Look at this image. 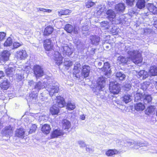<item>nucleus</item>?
Listing matches in <instances>:
<instances>
[{
    "label": "nucleus",
    "mask_w": 157,
    "mask_h": 157,
    "mask_svg": "<svg viewBox=\"0 0 157 157\" xmlns=\"http://www.w3.org/2000/svg\"><path fill=\"white\" fill-rule=\"evenodd\" d=\"M150 84L151 82H145L142 83L141 85V88L143 90H145L147 89Z\"/></svg>",
    "instance_id": "obj_43"
},
{
    "label": "nucleus",
    "mask_w": 157,
    "mask_h": 157,
    "mask_svg": "<svg viewBox=\"0 0 157 157\" xmlns=\"http://www.w3.org/2000/svg\"><path fill=\"white\" fill-rule=\"evenodd\" d=\"M143 94L142 93L138 90L137 91L136 93L134 95L135 101H138L140 100L142 98H143Z\"/></svg>",
    "instance_id": "obj_37"
},
{
    "label": "nucleus",
    "mask_w": 157,
    "mask_h": 157,
    "mask_svg": "<svg viewBox=\"0 0 157 157\" xmlns=\"http://www.w3.org/2000/svg\"><path fill=\"white\" fill-rule=\"evenodd\" d=\"M100 39V37L95 35L90 36V37L91 44L95 45H98Z\"/></svg>",
    "instance_id": "obj_16"
},
{
    "label": "nucleus",
    "mask_w": 157,
    "mask_h": 157,
    "mask_svg": "<svg viewBox=\"0 0 157 157\" xmlns=\"http://www.w3.org/2000/svg\"><path fill=\"white\" fill-rule=\"evenodd\" d=\"M135 109L138 111H141L144 110L145 106L144 104L140 102L136 103L135 105Z\"/></svg>",
    "instance_id": "obj_28"
},
{
    "label": "nucleus",
    "mask_w": 157,
    "mask_h": 157,
    "mask_svg": "<svg viewBox=\"0 0 157 157\" xmlns=\"http://www.w3.org/2000/svg\"><path fill=\"white\" fill-rule=\"evenodd\" d=\"M14 130V127L11 125H9L6 126L2 131V136H11Z\"/></svg>",
    "instance_id": "obj_7"
},
{
    "label": "nucleus",
    "mask_w": 157,
    "mask_h": 157,
    "mask_svg": "<svg viewBox=\"0 0 157 157\" xmlns=\"http://www.w3.org/2000/svg\"><path fill=\"white\" fill-rule=\"evenodd\" d=\"M116 78L121 81H123L125 79V75L123 72H118L116 75Z\"/></svg>",
    "instance_id": "obj_36"
},
{
    "label": "nucleus",
    "mask_w": 157,
    "mask_h": 157,
    "mask_svg": "<svg viewBox=\"0 0 157 157\" xmlns=\"http://www.w3.org/2000/svg\"><path fill=\"white\" fill-rule=\"evenodd\" d=\"M15 69L14 67H9L6 70V73L7 75L11 76L15 72Z\"/></svg>",
    "instance_id": "obj_42"
},
{
    "label": "nucleus",
    "mask_w": 157,
    "mask_h": 157,
    "mask_svg": "<svg viewBox=\"0 0 157 157\" xmlns=\"http://www.w3.org/2000/svg\"><path fill=\"white\" fill-rule=\"evenodd\" d=\"M124 89L126 91L129 90L131 87V85L130 84H125L123 86Z\"/></svg>",
    "instance_id": "obj_54"
},
{
    "label": "nucleus",
    "mask_w": 157,
    "mask_h": 157,
    "mask_svg": "<svg viewBox=\"0 0 157 157\" xmlns=\"http://www.w3.org/2000/svg\"><path fill=\"white\" fill-rule=\"evenodd\" d=\"M34 84V82L33 80H29L28 82V85L30 86H33Z\"/></svg>",
    "instance_id": "obj_61"
},
{
    "label": "nucleus",
    "mask_w": 157,
    "mask_h": 157,
    "mask_svg": "<svg viewBox=\"0 0 157 157\" xmlns=\"http://www.w3.org/2000/svg\"><path fill=\"white\" fill-rule=\"evenodd\" d=\"M115 103H116L117 105V107H118L119 108H121V106H122V105H121V102L120 101H117L115 102Z\"/></svg>",
    "instance_id": "obj_60"
},
{
    "label": "nucleus",
    "mask_w": 157,
    "mask_h": 157,
    "mask_svg": "<svg viewBox=\"0 0 157 157\" xmlns=\"http://www.w3.org/2000/svg\"><path fill=\"white\" fill-rule=\"evenodd\" d=\"M37 128V126L35 124H33L32 125V126L31 127L30 130L29 132V133H32L35 131L36 128Z\"/></svg>",
    "instance_id": "obj_55"
},
{
    "label": "nucleus",
    "mask_w": 157,
    "mask_h": 157,
    "mask_svg": "<svg viewBox=\"0 0 157 157\" xmlns=\"http://www.w3.org/2000/svg\"><path fill=\"white\" fill-rule=\"evenodd\" d=\"M48 83L47 82L44 81V82L39 81L38 82L35 83L34 85V89L35 92H38L39 90L41 89H43L44 88H46V85Z\"/></svg>",
    "instance_id": "obj_11"
},
{
    "label": "nucleus",
    "mask_w": 157,
    "mask_h": 157,
    "mask_svg": "<svg viewBox=\"0 0 157 157\" xmlns=\"http://www.w3.org/2000/svg\"><path fill=\"white\" fill-rule=\"evenodd\" d=\"M89 29V27L86 25L85 26H83L82 27V30L83 31H86Z\"/></svg>",
    "instance_id": "obj_63"
},
{
    "label": "nucleus",
    "mask_w": 157,
    "mask_h": 157,
    "mask_svg": "<svg viewBox=\"0 0 157 157\" xmlns=\"http://www.w3.org/2000/svg\"><path fill=\"white\" fill-rule=\"evenodd\" d=\"M17 56L20 59H24L27 56L25 50H22L17 52Z\"/></svg>",
    "instance_id": "obj_22"
},
{
    "label": "nucleus",
    "mask_w": 157,
    "mask_h": 157,
    "mask_svg": "<svg viewBox=\"0 0 157 157\" xmlns=\"http://www.w3.org/2000/svg\"><path fill=\"white\" fill-rule=\"evenodd\" d=\"M149 73L150 75L151 76L157 75V67L155 66L151 67L149 71Z\"/></svg>",
    "instance_id": "obj_35"
},
{
    "label": "nucleus",
    "mask_w": 157,
    "mask_h": 157,
    "mask_svg": "<svg viewBox=\"0 0 157 157\" xmlns=\"http://www.w3.org/2000/svg\"><path fill=\"white\" fill-rule=\"evenodd\" d=\"M34 74L36 78L42 76L44 75L43 69L40 66H34L33 69Z\"/></svg>",
    "instance_id": "obj_8"
},
{
    "label": "nucleus",
    "mask_w": 157,
    "mask_h": 157,
    "mask_svg": "<svg viewBox=\"0 0 157 157\" xmlns=\"http://www.w3.org/2000/svg\"><path fill=\"white\" fill-rule=\"evenodd\" d=\"M154 106L151 105L148 107L146 111V113L147 115H149L150 114L153 113L154 111Z\"/></svg>",
    "instance_id": "obj_46"
},
{
    "label": "nucleus",
    "mask_w": 157,
    "mask_h": 157,
    "mask_svg": "<svg viewBox=\"0 0 157 157\" xmlns=\"http://www.w3.org/2000/svg\"><path fill=\"white\" fill-rule=\"evenodd\" d=\"M109 88L110 92L113 94H118L121 90L119 84L116 81L110 82Z\"/></svg>",
    "instance_id": "obj_3"
},
{
    "label": "nucleus",
    "mask_w": 157,
    "mask_h": 157,
    "mask_svg": "<svg viewBox=\"0 0 157 157\" xmlns=\"http://www.w3.org/2000/svg\"><path fill=\"white\" fill-rule=\"evenodd\" d=\"M6 33L4 32H0V41L2 40L5 37Z\"/></svg>",
    "instance_id": "obj_57"
},
{
    "label": "nucleus",
    "mask_w": 157,
    "mask_h": 157,
    "mask_svg": "<svg viewBox=\"0 0 157 157\" xmlns=\"http://www.w3.org/2000/svg\"><path fill=\"white\" fill-rule=\"evenodd\" d=\"M105 79L103 77H99L97 80V88L99 90H102L105 86Z\"/></svg>",
    "instance_id": "obj_14"
},
{
    "label": "nucleus",
    "mask_w": 157,
    "mask_h": 157,
    "mask_svg": "<svg viewBox=\"0 0 157 157\" xmlns=\"http://www.w3.org/2000/svg\"><path fill=\"white\" fill-rule=\"evenodd\" d=\"M64 134L62 130L57 129L54 130L51 134V137L52 138H57L63 136Z\"/></svg>",
    "instance_id": "obj_13"
},
{
    "label": "nucleus",
    "mask_w": 157,
    "mask_h": 157,
    "mask_svg": "<svg viewBox=\"0 0 157 157\" xmlns=\"http://www.w3.org/2000/svg\"><path fill=\"white\" fill-rule=\"evenodd\" d=\"M64 29L68 33L71 34L73 32V27L72 25L68 24L65 25L64 27Z\"/></svg>",
    "instance_id": "obj_40"
},
{
    "label": "nucleus",
    "mask_w": 157,
    "mask_h": 157,
    "mask_svg": "<svg viewBox=\"0 0 157 157\" xmlns=\"http://www.w3.org/2000/svg\"><path fill=\"white\" fill-rule=\"evenodd\" d=\"M59 51L63 52L64 56L71 55L73 52V49L70 48L67 45L62 46L59 49Z\"/></svg>",
    "instance_id": "obj_9"
},
{
    "label": "nucleus",
    "mask_w": 157,
    "mask_h": 157,
    "mask_svg": "<svg viewBox=\"0 0 157 157\" xmlns=\"http://www.w3.org/2000/svg\"><path fill=\"white\" fill-rule=\"evenodd\" d=\"M46 85L47 90L49 92L51 96H52L54 94L58 93L59 90L58 86L48 83Z\"/></svg>",
    "instance_id": "obj_5"
},
{
    "label": "nucleus",
    "mask_w": 157,
    "mask_h": 157,
    "mask_svg": "<svg viewBox=\"0 0 157 157\" xmlns=\"http://www.w3.org/2000/svg\"><path fill=\"white\" fill-rule=\"evenodd\" d=\"M125 146H126L130 147L131 146V147H133L135 149L138 148V146L140 147H147L148 146V144L147 143L145 142L143 143V142H139L137 143H135L134 141L133 140H131L130 141H127L124 144Z\"/></svg>",
    "instance_id": "obj_4"
},
{
    "label": "nucleus",
    "mask_w": 157,
    "mask_h": 157,
    "mask_svg": "<svg viewBox=\"0 0 157 157\" xmlns=\"http://www.w3.org/2000/svg\"><path fill=\"white\" fill-rule=\"evenodd\" d=\"M13 40L10 37H9L6 40L4 43V46H10L12 45Z\"/></svg>",
    "instance_id": "obj_45"
},
{
    "label": "nucleus",
    "mask_w": 157,
    "mask_h": 157,
    "mask_svg": "<svg viewBox=\"0 0 157 157\" xmlns=\"http://www.w3.org/2000/svg\"><path fill=\"white\" fill-rule=\"evenodd\" d=\"M37 10L38 11H42L44 12H45L48 13H51L52 12V10H51L45 9L41 8H38L37 9Z\"/></svg>",
    "instance_id": "obj_52"
},
{
    "label": "nucleus",
    "mask_w": 157,
    "mask_h": 157,
    "mask_svg": "<svg viewBox=\"0 0 157 157\" xmlns=\"http://www.w3.org/2000/svg\"><path fill=\"white\" fill-rule=\"evenodd\" d=\"M51 128L49 125L48 124H45L42 126L41 128V131L43 133L46 134H48L50 131Z\"/></svg>",
    "instance_id": "obj_34"
},
{
    "label": "nucleus",
    "mask_w": 157,
    "mask_h": 157,
    "mask_svg": "<svg viewBox=\"0 0 157 157\" xmlns=\"http://www.w3.org/2000/svg\"><path fill=\"white\" fill-rule=\"evenodd\" d=\"M104 66L102 68H101L102 71L105 72L106 75L110 74L111 72L110 66L108 62L103 63Z\"/></svg>",
    "instance_id": "obj_25"
},
{
    "label": "nucleus",
    "mask_w": 157,
    "mask_h": 157,
    "mask_svg": "<svg viewBox=\"0 0 157 157\" xmlns=\"http://www.w3.org/2000/svg\"><path fill=\"white\" fill-rule=\"evenodd\" d=\"M97 10H101V12L103 11V9H102V7L101 5H99L97 8Z\"/></svg>",
    "instance_id": "obj_64"
},
{
    "label": "nucleus",
    "mask_w": 157,
    "mask_h": 157,
    "mask_svg": "<svg viewBox=\"0 0 157 157\" xmlns=\"http://www.w3.org/2000/svg\"><path fill=\"white\" fill-rule=\"evenodd\" d=\"M43 45L45 49L47 51L46 53L48 56H51L54 52L52 49L53 45L51 44V41L50 39H46L44 40Z\"/></svg>",
    "instance_id": "obj_2"
},
{
    "label": "nucleus",
    "mask_w": 157,
    "mask_h": 157,
    "mask_svg": "<svg viewBox=\"0 0 157 157\" xmlns=\"http://www.w3.org/2000/svg\"><path fill=\"white\" fill-rule=\"evenodd\" d=\"M24 71L21 69H17L16 70V78L18 81H20L24 78L23 75Z\"/></svg>",
    "instance_id": "obj_23"
},
{
    "label": "nucleus",
    "mask_w": 157,
    "mask_h": 157,
    "mask_svg": "<svg viewBox=\"0 0 157 157\" xmlns=\"http://www.w3.org/2000/svg\"><path fill=\"white\" fill-rule=\"evenodd\" d=\"M78 28L77 27H74L73 28V31L74 33L75 34H77L78 33Z\"/></svg>",
    "instance_id": "obj_59"
},
{
    "label": "nucleus",
    "mask_w": 157,
    "mask_h": 157,
    "mask_svg": "<svg viewBox=\"0 0 157 157\" xmlns=\"http://www.w3.org/2000/svg\"><path fill=\"white\" fill-rule=\"evenodd\" d=\"M95 4V3L92 2L91 0H88L86 3V6L88 8H90Z\"/></svg>",
    "instance_id": "obj_51"
},
{
    "label": "nucleus",
    "mask_w": 157,
    "mask_h": 157,
    "mask_svg": "<svg viewBox=\"0 0 157 157\" xmlns=\"http://www.w3.org/2000/svg\"><path fill=\"white\" fill-rule=\"evenodd\" d=\"M50 111L52 115H56L58 114L59 110L56 105L54 104L50 108Z\"/></svg>",
    "instance_id": "obj_27"
},
{
    "label": "nucleus",
    "mask_w": 157,
    "mask_h": 157,
    "mask_svg": "<svg viewBox=\"0 0 157 157\" xmlns=\"http://www.w3.org/2000/svg\"><path fill=\"white\" fill-rule=\"evenodd\" d=\"M128 59L125 57L122 56L118 57L117 58V61L120 64V63H125L127 62Z\"/></svg>",
    "instance_id": "obj_44"
},
{
    "label": "nucleus",
    "mask_w": 157,
    "mask_h": 157,
    "mask_svg": "<svg viewBox=\"0 0 157 157\" xmlns=\"http://www.w3.org/2000/svg\"><path fill=\"white\" fill-rule=\"evenodd\" d=\"M132 97L130 94H126L124 95L123 98V101L125 103H127L130 101L132 100Z\"/></svg>",
    "instance_id": "obj_38"
},
{
    "label": "nucleus",
    "mask_w": 157,
    "mask_h": 157,
    "mask_svg": "<svg viewBox=\"0 0 157 157\" xmlns=\"http://www.w3.org/2000/svg\"><path fill=\"white\" fill-rule=\"evenodd\" d=\"M90 70V67L88 65L85 64L82 66L81 72L82 76L85 78L89 76Z\"/></svg>",
    "instance_id": "obj_10"
},
{
    "label": "nucleus",
    "mask_w": 157,
    "mask_h": 157,
    "mask_svg": "<svg viewBox=\"0 0 157 157\" xmlns=\"http://www.w3.org/2000/svg\"><path fill=\"white\" fill-rule=\"evenodd\" d=\"M78 144L81 147H84L86 146L84 142L82 141H79L78 142Z\"/></svg>",
    "instance_id": "obj_58"
},
{
    "label": "nucleus",
    "mask_w": 157,
    "mask_h": 157,
    "mask_svg": "<svg viewBox=\"0 0 157 157\" xmlns=\"http://www.w3.org/2000/svg\"><path fill=\"white\" fill-rule=\"evenodd\" d=\"M25 131L22 128L17 129L15 131V136L19 138H23L24 136Z\"/></svg>",
    "instance_id": "obj_24"
},
{
    "label": "nucleus",
    "mask_w": 157,
    "mask_h": 157,
    "mask_svg": "<svg viewBox=\"0 0 157 157\" xmlns=\"http://www.w3.org/2000/svg\"><path fill=\"white\" fill-rule=\"evenodd\" d=\"M127 5L130 6H132L135 3V0H126Z\"/></svg>",
    "instance_id": "obj_53"
},
{
    "label": "nucleus",
    "mask_w": 157,
    "mask_h": 157,
    "mask_svg": "<svg viewBox=\"0 0 157 157\" xmlns=\"http://www.w3.org/2000/svg\"><path fill=\"white\" fill-rule=\"evenodd\" d=\"M10 83L7 79L3 80L0 84L1 88L3 90H6L10 87Z\"/></svg>",
    "instance_id": "obj_19"
},
{
    "label": "nucleus",
    "mask_w": 157,
    "mask_h": 157,
    "mask_svg": "<svg viewBox=\"0 0 157 157\" xmlns=\"http://www.w3.org/2000/svg\"><path fill=\"white\" fill-rule=\"evenodd\" d=\"M51 56H49L51 58L54 59L57 65L59 66L63 62V57L60 53L58 52H55L54 51V52L52 54Z\"/></svg>",
    "instance_id": "obj_6"
},
{
    "label": "nucleus",
    "mask_w": 157,
    "mask_h": 157,
    "mask_svg": "<svg viewBox=\"0 0 157 157\" xmlns=\"http://www.w3.org/2000/svg\"><path fill=\"white\" fill-rule=\"evenodd\" d=\"M53 31V28L51 26L47 27L44 30V35L45 36H48L51 34Z\"/></svg>",
    "instance_id": "obj_31"
},
{
    "label": "nucleus",
    "mask_w": 157,
    "mask_h": 157,
    "mask_svg": "<svg viewBox=\"0 0 157 157\" xmlns=\"http://www.w3.org/2000/svg\"><path fill=\"white\" fill-rule=\"evenodd\" d=\"M148 9L153 14H157V7L154 6L153 4L149 5Z\"/></svg>",
    "instance_id": "obj_30"
},
{
    "label": "nucleus",
    "mask_w": 157,
    "mask_h": 157,
    "mask_svg": "<svg viewBox=\"0 0 157 157\" xmlns=\"http://www.w3.org/2000/svg\"><path fill=\"white\" fill-rule=\"evenodd\" d=\"M55 101L56 103L54 104L59 107H63L65 105L64 99L60 96H57Z\"/></svg>",
    "instance_id": "obj_12"
},
{
    "label": "nucleus",
    "mask_w": 157,
    "mask_h": 157,
    "mask_svg": "<svg viewBox=\"0 0 157 157\" xmlns=\"http://www.w3.org/2000/svg\"><path fill=\"white\" fill-rule=\"evenodd\" d=\"M23 43L21 42H13V48H17L23 45Z\"/></svg>",
    "instance_id": "obj_50"
},
{
    "label": "nucleus",
    "mask_w": 157,
    "mask_h": 157,
    "mask_svg": "<svg viewBox=\"0 0 157 157\" xmlns=\"http://www.w3.org/2000/svg\"><path fill=\"white\" fill-rule=\"evenodd\" d=\"M143 98L144 102L145 104H150L152 99L151 95L145 94H143Z\"/></svg>",
    "instance_id": "obj_21"
},
{
    "label": "nucleus",
    "mask_w": 157,
    "mask_h": 157,
    "mask_svg": "<svg viewBox=\"0 0 157 157\" xmlns=\"http://www.w3.org/2000/svg\"><path fill=\"white\" fill-rule=\"evenodd\" d=\"M62 126L63 129L67 130L71 128V124L69 121L64 119L62 121Z\"/></svg>",
    "instance_id": "obj_26"
},
{
    "label": "nucleus",
    "mask_w": 157,
    "mask_h": 157,
    "mask_svg": "<svg viewBox=\"0 0 157 157\" xmlns=\"http://www.w3.org/2000/svg\"><path fill=\"white\" fill-rule=\"evenodd\" d=\"M118 151L116 149H109L106 151L105 154L108 156H111L117 154Z\"/></svg>",
    "instance_id": "obj_39"
},
{
    "label": "nucleus",
    "mask_w": 157,
    "mask_h": 157,
    "mask_svg": "<svg viewBox=\"0 0 157 157\" xmlns=\"http://www.w3.org/2000/svg\"><path fill=\"white\" fill-rule=\"evenodd\" d=\"M101 26L102 28L105 29H108L109 27V22L106 21L102 22L101 23Z\"/></svg>",
    "instance_id": "obj_48"
},
{
    "label": "nucleus",
    "mask_w": 157,
    "mask_h": 157,
    "mask_svg": "<svg viewBox=\"0 0 157 157\" xmlns=\"http://www.w3.org/2000/svg\"><path fill=\"white\" fill-rule=\"evenodd\" d=\"M106 14L108 16V18L110 21H112L116 17L114 11L112 10H108L106 12Z\"/></svg>",
    "instance_id": "obj_20"
},
{
    "label": "nucleus",
    "mask_w": 157,
    "mask_h": 157,
    "mask_svg": "<svg viewBox=\"0 0 157 157\" xmlns=\"http://www.w3.org/2000/svg\"><path fill=\"white\" fill-rule=\"evenodd\" d=\"M71 10H61L59 11H58V15L59 16H61L63 15H67L71 13Z\"/></svg>",
    "instance_id": "obj_41"
},
{
    "label": "nucleus",
    "mask_w": 157,
    "mask_h": 157,
    "mask_svg": "<svg viewBox=\"0 0 157 157\" xmlns=\"http://www.w3.org/2000/svg\"><path fill=\"white\" fill-rule=\"evenodd\" d=\"M10 54L9 51L4 50L0 54L1 59L4 61H7L9 59Z\"/></svg>",
    "instance_id": "obj_15"
},
{
    "label": "nucleus",
    "mask_w": 157,
    "mask_h": 157,
    "mask_svg": "<svg viewBox=\"0 0 157 157\" xmlns=\"http://www.w3.org/2000/svg\"><path fill=\"white\" fill-rule=\"evenodd\" d=\"M67 107L69 110H71L75 108V106L74 103L69 102L67 104Z\"/></svg>",
    "instance_id": "obj_47"
},
{
    "label": "nucleus",
    "mask_w": 157,
    "mask_h": 157,
    "mask_svg": "<svg viewBox=\"0 0 157 157\" xmlns=\"http://www.w3.org/2000/svg\"><path fill=\"white\" fill-rule=\"evenodd\" d=\"M151 29L149 28H146L144 29L145 33H150L151 32Z\"/></svg>",
    "instance_id": "obj_62"
},
{
    "label": "nucleus",
    "mask_w": 157,
    "mask_h": 157,
    "mask_svg": "<svg viewBox=\"0 0 157 157\" xmlns=\"http://www.w3.org/2000/svg\"><path fill=\"white\" fill-rule=\"evenodd\" d=\"M125 50L127 53V56L129 58L133 60L134 63H139L142 61L141 54L137 50L134 49L133 46H126Z\"/></svg>",
    "instance_id": "obj_1"
},
{
    "label": "nucleus",
    "mask_w": 157,
    "mask_h": 157,
    "mask_svg": "<svg viewBox=\"0 0 157 157\" xmlns=\"http://www.w3.org/2000/svg\"><path fill=\"white\" fill-rule=\"evenodd\" d=\"M145 5V0H138L136 4V7L139 9H142L144 8Z\"/></svg>",
    "instance_id": "obj_33"
},
{
    "label": "nucleus",
    "mask_w": 157,
    "mask_h": 157,
    "mask_svg": "<svg viewBox=\"0 0 157 157\" xmlns=\"http://www.w3.org/2000/svg\"><path fill=\"white\" fill-rule=\"evenodd\" d=\"M81 64L78 62H76L75 63L74 65L73 73L76 75L79 73L81 69Z\"/></svg>",
    "instance_id": "obj_29"
},
{
    "label": "nucleus",
    "mask_w": 157,
    "mask_h": 157,
    "mask_svg": "<svg viewBox=\"0 0 157 157\" xmlns=\"http://www.w3.org/2000/svg\"><path fill=\"white\" fill-rule=\"evenodd\" d=\"M64 65L67 67H70L72 65V62L68 59H65L64 62Z\"/></svg>",
    "instance_id": "obj_49"
},
{
    "label": "nucleus",
    "mask_w": 157,
    "mask_h": 157,
    "mask_svg": "<svg viewBox=\"0 0 157 157\" xmlns=\"http://www.w3.org/2000/svg\"><path fill=\"white\" fill-rule=\"evenodd\" d=\"M38 94L37 92H34V91H33L29 94L28 101L31 102L32 103H35L37 100L36 98Z\"/></svg>",
    "instance_id": "obj_17"
},
{
    "label": "nucleus",
    "mask_w": 157,
    "mask_h": 157,
    "mask_svg": "<svg viewBox=\"0 0 157 157\" xmlns=\"http://www.w3.org/2000/svg\"><path fill=\"white\" fill-rule=\"evenodd\" d=\"M125 9V6L123 3H120L117 5L115 6V9L119 12H122Z\"/></svg>",
    "instance_id": "obj_32"
},
{
    "label": "nucleus",
    "mask_w": 157,
    "mask_h": 157,
    "mask_svg": "<svg viewBox=\"0 0 157 157\" xmlns=\"http://www.w3.org/2000/svg\"><path fill=\"white\" fill-rule=\"evenodd\" d=\"M148 76L147 72L145 70H141L137 74V77L141 79H144Z\"/></svg>",
    "instance_id": "obj_18"
},
{
    "label": "nucleus",
    "mask_w": 157,
    "mask_h": 157,
    "mask_svg": "<svg viewBox=\"0 0 157 157\" xmlns=\"http://www.w3.org/2000/svg\"><path fill=\"white\" fill-rule=\"evenodd\" d=\"M30 69V67L29 66H25V67H24V69H22V70L24 71V73L25 72L26 74H28L29 72V70Z\"/></svg>",
    "instance_id": "obj_56"
}]
</instances>
